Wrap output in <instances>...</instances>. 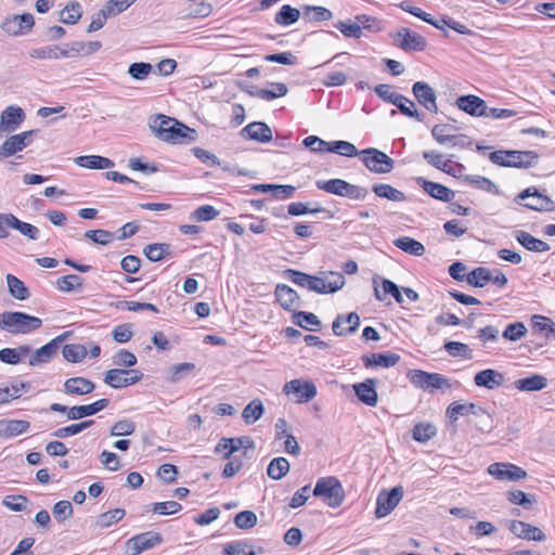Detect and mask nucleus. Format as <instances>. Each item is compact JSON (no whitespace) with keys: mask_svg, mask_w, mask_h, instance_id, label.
<instances>
[{"mask_svg":"<svg viewBox=\"0 0 555 555\" xmlns=\"http://www.w3.org/2000/svg\"><path fill=\"white\" fill-rule=\"evenodd\" d=\"M284 275L294 284L300 287H306L309 291L315 292L318 294L336 293L337 291L341 289L346 283L344 274L334 271L322 273V275L319 276L310 275L294 269H286L284 271Z\"/></svg>","mask_w":555,"mask_h":555,"instance_id":"f257e3e1","label":"nucleus"},{"mask_svg":"<svg viewBox=\"0 0 555 555\" xmlns=\"http://www.w3.org/2000/svg\"><path fill=\"white\" fill-rule=\"evenodd\" d=\"M41 325V319L25 312L5 311L0 315V328L11 334H28Z\"/></svg>","mask_w":555,"mask_h":555,"instance_id":"f03ea898","label":"nucleus"},{"mask_svg":"<svg viewBox=\"0 0 555 555\" xmlns=\"http://www.w3.org/2000/svg\"><path fill=\"white\" fill-rule=\"evenodd\" d=\"M312 494L322 498L330 507H339L345 500V491L336 477H322L318 479Z\"/></svg>","mask_w":555,"mask_h":555,"instance_id":"7ed1b4c3","label":"nucleus"},{"mask_svg":"<svg viewBox=\"0 0 555 555\" xmlns=\"http://www.w3.org/2000/svg\"><path fill=\"white\" fill-rule=\"evenodd\" d=\"M409 380L417 388L434 391L443 387H450L448 378L439 373H428L422 370H411L408 372Z\"/></svg>","mask_w":555,"mask_h":555,"instance_id":"20e7f679","label":"nucleus"},{"mask_svg":"<svg viewBox=\"0 0 555 555\" xmlns=\"http://www.w3.org/2000/svg\"><path fill=\"white\" fill-rule=\"evenodd\" d=\"M283 392L296 403H307L317 396V386L311 380L293 379L284 385Z\"/></svg>","mask_w":555,"mask_h":555,"instance_id":"39448f33","label":"nucleus"},{"mask_svg":"<svg viewBox=\"0 0 555 555\" xmlns=\"http://www.w3.org/2000/svg\"><path fill=\"white\" fill-rule=\"evenodd\" d=\"M361 155H363V157H362L363 164L372 172L388 173L395 167L393 159L377 149H374V147L365 149V150L361 151Z\"/></svg>","mask_w":555,"mask_h":555,"instance_id":"423d86ee","label":"nucleus"},{"mask_svg":"<svg viewBox=\"0 0 555 555\" xmlns=\"http://www.w3.org/2000/svg\"><path fill=\"white\" fill-rule=\"evenodd\" d=\"M143 373L139 370L111 369L104 374V383L112 388H124L139 383Z\"/></svg>","mask_w":555,"mask_h":555,"instance_id":"0eeeda50","label":"nucleus"},{"mask_svg":"<svg viewBox=\"0 0 555 555\" xmlns=\"http://www.w3.org/2000/svg\"><path fill=\"white\" fill-rule=\"evenodd\" d=\"M403 493L401 486L393 487L390 491L383 490L377 496L376 517L383 518L390 514L402 500Z\"/></svg>","mask_w":555,"mask_h":555,"instance_id":"6e6552de","label":"nucleus"},{"mask_svg":"<svg viewBox=\"0 0 555 555\" xmlns=\"http://www.w3.org/2000/svg\"><path fill=\"white\" fill-rule=\"evenodd\" d=\"M34 25V16L30 13H23L8 16L1 24V28L10 36H23L29 33Z\"/></svg>","mask_w":555,"mask_h":555,"instance_id":"1a4fd4ad","label":"nucleus"},{"mask_svg":"<svg viewBox=\"0 0 555 555\" xmlns=\"http://www.w3.org/2000/svg\"><path fill=\"white\" fill-rule=\"evenodd\" d=\"M395 38H398L397 44L404 52L424 51L427 47L425 37L406 27H401Z\"/></svg>","mask_w":555,"mask_h":555,"instance_id":"9d476101","label":"nucleus"},{"mask_svg":"<svg viewBox=\"0 0 555 555\" xmlns=\"http://www.w3.org/2000/svg\"><path fill=\"white\" fill-rule=\"evenodd\" d=\"M26 118L22 107L10 105L0 115V135L16 131Z\"/></svg>","mask_w":555,"mask_h":555,"instance_id":"9b49d317","label":"nucleus"},{"mask_svg":"<svg viewBox=\"0 0 555 555\" xmlns=\"http://www.w3.org/2000/svg\"><path fill=\"white\" fill-rule=\"evenodd\" d=\"M488 473L501 481H517L527 477V472L512 463H493Z\"/></svg>","mask_w":555,"mask_h":555,"instance_id":"f8f14e48","label":"nucleus"},{"mask_svg":"<svg viewBox=\"0 0 555 555\" xmlns=\"http://www.w3.org/2000/svg\"><path fill=\"white\" fill-rule=\"evenodd\" d=\"M163 542L158 532L146 531L137 534L127 541L130 555H139L144 551L151 550Z\"/></svg>","mask_w":555,"mask_h":555,"instance_id":"ddd939ff","label":"nucleus"},{"mask_svg":"<svg viewBox=\"0 0 555 555\" xmlns=\"http://www.w3.org/2000/svg\"><path fill=\"white\" fill-rule=\"evenodd\" d=\"M519 199H527L524 206L538 211H552L555 208V203L546 195L541 194L535 188H528L518 194Z\"/></svg>","mask_w":555,"mask_h":555,"instance_id":"4468645a","label":"nucleus"},{"mask_svg":"<svg viewBox=\"0 0 555 555\" xmlns=\"http://www.w3.org/2000/svg\"><path fill=\"white\" fill-rule=\"evenodd\" d=\"M66 336L67 334L57 336L39 349L35 350L29 357L28 364L30 366H39L41 364L49 363L56 356L60 345Z\"/></svg>","mask_w":555,"mask_h":555,"instance_id":"2eb2a0df","label":"nucleus"},{"mask_svg":"<svg viewBox=\"0 0 555 555\" xmlns=\"http://www.w3.org/2000/svg\"><path fill=\"white\" fill-rule=\"evenodd\" d=\"M412 93L417 102L428 112L437 114V95L435 90L425 81H416L412 86Z\"/></svg>","mask_w":555,"mask_h":555,"instance_id":"dca6fc26","label":"nucleus"},{"mask_svg":"<svg viewBox=\"0 0 555 555\" xmlns=\"http://www.w3.org/2000/svg\"><path fill=\"white\" fill-rule=\"evenodd\" d=\"M509 531L519 539L528 541H544L546 539L542 530L530 524L520 520L505 521Z\"/></svg>","mask_w":555,"mask_h":555,"instance_id":"f3484780","label":"nucleus"},{"mask_svg":"<svg viewBox=\"0 0 555 555\" xmlns=\"http://www.w3.org/2000/svg\"><path fill=\"white\" fill-rule=\"evenodd\" d=\"M178 126H181L180 121L163 114H159L150 122V128L155 135L166 142L170 141Z\"/></svg>","mask_w":555,"mask_h":555,"instance_id":"a211bd4d","label":"nucleus"},{"mask_svg":"<svg viewBox=\"0 0 555 555\" xmlns=\"http://www.w3.org/2000/svg\"><path fill=\"white\" fill-rule=\"evenodd\" d=\"M456 106L465 112L466 114L474 116V117H485L486 116V108L487 103L481 98L474 95V94H467V95H461L456 99Z\"/></svg>","mask_w":555,"mask_h":555,"instance_id":"6ab92c4d","label":"nucleus"},{"mask_svg":"<svg viewBox=\"0 0 555 555\" xmlns=\"http://www.w3.org/2000/svg\"><path fill=\"white\" fill-rule=\"evenodd\" d=\"M240 134L247 140H254L260 143H268L272 140L271 128L262 121H253L245 126Z\"/></svg>","mask_w":555,"mask_h":555,"instance_id":"aec40b11","label":"nucleus"},{"mask_svg":"<svg viewBox=\"0 0 555 555\" xmlns=\"http://www.w3.org/2000/svg\"><path fill=\"white\" fill-rule=\"evenodd\" d=\"M416 182L429 196L441 202L451 203L455 196L452 190L438 182L426 180L423 177L416 178Z\"/></svg>","mask_w":555,"mask_h":555,"instance_id":"412c9836","label":"nucleus"},{"mask_svg":"<svg viewBox=\"0 0 555 555\" xmlns=\"http://www.w3.org/2000/svg\"><path fill=\"white\" fill-rule=\"evenodd\" d=\"M274 295L281 307L287 311H294L300 307L299 295L295 289L285 284H278Z\"/></svg>","mask_w":555,"mask_h":555,"instance_id":"4be33fe9","label":"nucleus"},{"mask_svg":"<svg viewBox=\"0 0 555 555\" xmlns=\"http://www.w3.org/2000/svg\"><path fill=\"white\" fill-rule=\"evenodd\" d=\"M360 326V317L357 312H350L346 317L337 315L332 328L335 335L346 336L354 333Z\"/></svg>","mask_w":555,"mask_h":555,"instance_id":"5701e85b","label":"nucleus"},{"mask_svg":"<svg viewBox=\"0 0 555 555\" xmlns=\"http://www.w3.org/2000/svg\"><path fill=\"white\" fill-rule=\"evenodd\" d=\"M375 384V379L367 378L362 383L353 385V390L359 400L369 406H375L378 401Z\"/></svg>","mask_w":555,"mask_h":555,"instance_id":"b1692460","label":"nucleus"},{"mask_svg":"<svg viewBox=\"0 0 555 555\" xmlns=\"http://www.w3.org/2000/svg\"><path fill=\"white\" fill-rule=\"evenodd\" d=\"M447 416L452 421H457L459 416L473 414L481 416L487 414L486 411L478 404L475 403H461L459 401L452 402L447 409Z\"/></svg>","mask_w":555,"mask_h":555,"instance_id":"393cba45","label":"nucleus"},{"mask_svg":"<svg viewBox=\"0 0 555 555\" xmlns=\"http://www.w3.org/2000/svg\"><path fill=\"white\" fill-rule=\"evenodd\" d=\"M108 403V399H100L91 404L72 406L68 411V420H81L83 417L94 415L104 410Z\"/></svg>","mask_w":555,"mask_h":555,"instance_id":"a878e982","label":"nucleus"},{"mask_svg":"<svg viewBox=\"0 0 555 555\" xmlns=\"http://www.w3.org/2000/svg\"><path fill=\"white\" fill-rule=\"evenodd\" d=\"M474 382L478 387L494 389L503 385L504 376L495 370L487 369L478 372L474 377Z\"/></svg>","mask_w":555,"mask_h":555,"instance_id":"bb28decb","label":"nucleus"},{"mask_svg":"<svg viewBox=\"0 0 555 555\" xmlns=\"http://www.w3.org/2000/svg\"><path fill=\"white\" fill-rule=\"evenodd\" d=\"M400 361V356L392 352L372 353L362 356V362L365 367L382 366L391 367Z\"/></svg>","mask_w":555,"mask_h":555,"instance_id":"cd10ccee","label":"nucleus"},{"mask_svg":"<svg viewBox=\"0 0 555 555\" xmlns=\"http://www.w3.org/2000/svg\"><path fill=\"white\" fill-rule=\"evenodd\" d=\"M95 385L86 377H70L64 383V391L68 395L82 396L94 390Z\"/></svg>","mask_w":555,"mask_h":555,"instance_id":"c85d7f7f","label":"nucleus"},{"mask_svg":"<svg viewBox=\"0 0 555 555\" xmlns=\"http://www.w3.org/2000/svg\"><path fill=\"white\" fill-rule=\"evenodd\" d=\"M509 167L528 168L537 164L539 155L534 151H507Z\"/></svg>","mask_w":555,"mask_h":555,"instance_id":"c756f323","label":"nucleus"},{"mask_svg":"<svg viewBox=\"0 0 555 555\" xmlns=\"http://www.w3.org/2000/svg\"><path fill=\"white\" fill-rule=\"evenodd\" d=\"M515 238L521 246L530 251L542 253L550 250V245L546 242L535 238L526 231H516Z\"/></svg>","mask_w":555,"mask_h":555,"instance_id":"7c9ffc66","label":"nucleus"},{"mask_svg":"<svg viewBox=\"0 0 555 555\" xmlns=\"http://www.w3.org/2000/svg\"><path fill=\"white\" fill-rule=\"evenodd\" d=\"M30 423L23 420H2L0 421V436L10 438L18 436L28 430Z\"/></svg>","mask_w":555,"mask_h":555,"instance_id":"2f4dec72","label":"nucleus"},{"mask_svg":"<svg viewBox=\"0 0 555 555\" xmlns=\"http://www.w3.org/2000/svg\"><path fill=\"white\" fill-rule=\"evenodd\" d=\"M515 388L520 391H539L547 386V378L534 374L525 378H519L515 383Z\"/></svg>","mask_w":555,"mask_h":555,"instance_id":"473e14b6","label":"nucleus"},{"mask_svg":"<svg viewBox=\"0 0 555 555\" xmlns=\"http://www.w3.org/2000/svg\"><path fill=\"white\" fill-rule=\"evenodd\" d=\"M75 163L88 169H107L114 167L113 160L99 155L79 156L75 158Z\"/></svg>","mask_w":555,"mask_h":555,"instance_id":"72a5a7b5","label":"nucleus"},{"mask_svg":"<svg viewBox=\"0 0 555 555\" xmlns=\"http://www.w3.org/2000/svg\"><path fill=\"white\" fill-rule=\"evenodd\" d=\"M31 352L27 345H22L16 348H3L0 350V361L7 364L15 365L21 362L22 358Z\"/></svg>","mask_w":555,"mask_h":555,"instance_id":"f704fd0d","label":"nucleus"},{"mask_svg":"<svg viewBox=\"0 0 555 555\" xmlns=\"http://www.w3.org/2000/svg\"><path fill=\"white\" fill-rule=\"evenodd\" d=\"M372 191L376 196L387 198L392 202H403L406 199L405 194L387 183L374 184Z\"/></svg>","mask_w":555,"mask_h":555,"instance_id":"c9c22d12","label":"nucleus"},{"mask_svg":"<svg viewBox=\"0 0 555 555\" xmlns=\"http://www.w3.org/2000/svg\"><path fill=\"white\" fill-rule=\"evenodd\" d=\"M393 245L413 256H423L425 254V246L421 242L409 236H401L395 240Z\"/></svg>","mask_w":555,"mask_h":555,"instance_id":"e433bc0d","label":"nucleus"},{"mask_svg":"<svg viewBox=\"0 0 555 555\" xmlns=\"http://www.w3.org/2000/svg\"><path fill=\"white\" fill-rule=\"evenodd\" d=\"M143 254L152 262L160 261L171 254V246L165 243L149 244L144 247Z\"/></svg>","mask_w":555,"mask_h":555,"instance_id":"4c0bfd02","label":"nucleus"},{"mask_svg":"<svg viewBox=\"0 0 555 555\" xmlns=\"http://www.w3.org/2000/svg\"><path fill=\"white\" fill-rule=\"evenodd\" d=\"M9 293L17 300H26L30 297V293L25 283L13 274L7 275Z\"/></svg>","mask_w":555,"mask_h":555,"instance_id":"58836bf2","label":"nucleus"},{"mask_svg":"<svg viewBox=\"0 0 555 555\" xmlns=\"http://www.w3.org/2000/svg\"><path fill=\"white\" fill-rule=\"evenodd\" d=\"M347 183L348 182L343 179L318 180L315 186L328 194L344 197Z\"/></svg>","mask_w":555,"mask_h":555,"instance_id":"ea45409f","label":"nucleus"},{"mask_svg":"<svg viewBox=\"0 0 555 555\" xmlns=\"http://www.w3.org/2000/svg\"><path fill=\"white\" fill-rule=\"evenodd\" d=\"M245 438H222L215 448L216 453H224L225 459H230L234 452L244 447Z\"/></svg>","mask_w":555,"mask_h":555,"instance_id":"a19ab883","label":"nucleus"},{"mask_svg":"<svg viewBox=\"0 0 555 555\" xmlns=\"http://www.w3.org/2000/svg\"><path fill=\"white\" fill-rule=\"evenodd\" d=\"M492 279V271L485 267H478L466 275V282L474 287H483Z\"/></svg>","mask_w":555,"mask_h":555,"instance_id":"79ce46f5","label":"nucleus"},{"mask_svg":"<svg viewBox=\"0 0 555 555\" xmlns=\"http://www.w3.org/2000/svg\"><path fill=\"white\" fill-rule=\"evenodd\" d=\"M402 115L423 121V115L416 109L413 101L406 96L399 94L396 102L392 103Z\"/></svg>","mask_w":555,"mask_h":555,"instance_id":"37998d69","label":"nucleus"},{"mask_svg":"<svg viewBox=\"0 0 555 555\" xmlns=\"http://www.w3.org/2000/svg\"><path fill=\"white\" fill-rule=\"evenodd\" d=\"M289 462L285 457L273 459L267 468L268 476L273 480H280L289 472Z\"/></svg>","mask_w":555,"mask_h":555,"instance_id":"c03bdc74","label":"nucleus"},{"mask_svg":"<svg viewBox=\"0 0 555 555\" xmlns=\"http://www.w3.org/2000/svg\"><path fill=\"white\" fill-rule=\"evenodd\" d=\"M382 286H383V295L382 293L379 292V289L377 288V286L374 287V295L376 297L377 300H385V296L387 294L391 295L395 300L398 302V304H403V297H402V294L400 292V288L399 286L393 283L392 281L388 280V279H384L383 282H382Z\"/></svg>","mask_w":555,"mask_h":555,"instance_id":"a18cd8bd","label":"nucleus"},{"mask_svg":"<svg viewBox=\"0 0 555 555\" xmlns=\"http://www.w3.org/2000/svg\"><path fill=\"white\" fill-rule=\"evenodd\" d=\"M197 140V132L195 129L190 128L181 122V126H178L170 139V143L173 144H188L191 142H195Z\"/></svg>","mask_w":555,"mask_h":555,"instance_id":"49530a36","label":"nucleus"},{"mask_svg":"<svg viewBox=\"0 0 555 555\" xmlns=\"http://www.w3.org/2000/svg\"><path fill=\"white\" fill-rule=\"evenodd\" d=\"M299 10L291 7L289 4H284L275 14L274 21L279 25L288 26L295 24L299 20Z\"/></svg>","mask_w":555,"mask_h":555,"instance_id":"de8ad7c7","label":"nucleus"},{"mask_svg":"<svg viewBox=\"0 0 555 555\" xmlns=\"http://www.w3.org/2000/svg\"><path fill=\"white\" fill-rule=\"evenodd\" d=\"M82 15L80 3L76 1L69 2L62 11L60 20L64 24L75 25Z\"/></svg>","mask_w":555,"mask_h":555,"instance_id":"09e8293b","label":"nucleus"},{"mask_svg":"<svg viewBox=\"0 0 555 555\" xmlns=\"http://www.w3.org/2000/svg\"><path fill=\"white\" fill-rule=\"evenodd\" d=\"M264 408L259 399L249 402L242 412V417L246 424H253L258 421L263 414Z\"/></svg>","mask_w":555,"mask_h":555,"instance_id":"8fccbe9b","label":"nucleus"},{"mask_svg":"<svg viewBox=\"0 0 555 555\" xmlns=\"http://www.w3.org/2000/svg\"><path fill=\"white\" fill-rule=\"evenodd\" d=\"M63 357L72 363L81 362L87 356V348L81 344H69L63 347Z\"/></svg>","mask_w":555,"mask_h":555,"instance_id":"3c124183","label":"nucleus"},{"mask_svg":"<svg viewBox=\"0 0 555 555\" xmlns=\"http://www.w3.org/2000/svg\"><path fill=\"white\" fill-rule=\"evenodd\" d=\"M25 147L23 145V141L21 138H17L16 134L9 137L1 145H0V159L8 158L14 155L17 152L23 151Z\"/></svg>","mask_w":555,"mask_h":555,"instance_id":"603ef678","label":"nucleus"},{"mask_svg":"<svg viewBox=\"0 0 555 555\" xmlns=\"http://www.w3.org/2000/svg\"><path fill=\"white\" fill-rule=\"evenodd\" d=\"M463 180L477 189L492 194H499V189L490 179L481 176H464Z\"/></svg>","mask_w":555,"mask_h":555,"instance_id":"864d4df0","label":"nucleus"},{"mask_svg":"<svg viewBox=\"0 0 555 555\" xmlns=\"http://www.w3.org/2000/svg\"><path fill=\"white\" fill-rule=\"evenodd\" d=\"M293 322L296 325H298L305 330H309V331L315 330L313 327H310L309 325H311V326H320L321 325L320 320L318 319V317L314 313L306 312V311L295 312L293 315Z\"/></svg>","mask_w":555,"mask_h":555,"instance_id":"5fc2aeb1","label":"nucleus"},{"mask_svg":"<svg viewBox=\"0 0 555 555\" xmlns=\"http://www.w3.org/2000/svg\"><path fill=\"white\" fill-rule=\"evenodd\" d=\"M93 423H94V421L89 420V421H83L81 423L72 424L66 427H61V428L56 429L55 431H53L52 436L55 438H59V439H63L68 436H74V435H77V434L81 433L82 430L89 428L91 425H93Z\"/></svg>","mask_w":555,"mask_h":555,"instance_id":"6e6d98bb","label":"nucleus"},{"mask_svg":"<svg viewBox=\"0 0 555 555\" xmlns=\"http://www.w3.org/2000/svg\"><path fill=\"white\" fill-rule=\"evenodd\" d=\"M181 504L176 501L157 502L145 506L146 511H152L153 513H157L159 515L176 514L181 511Z\"/></svg>","mask_w":555,"mask_h":555,"instance_id":"4d7b16f0","label":"nucleus"},{"mask_svg":"<svg viewBox=\"0 0 555 555\" xmlns=\"http://www.w3.org/2000/svg\"><path fill=\"white\" fill-rule=\"evenodd\" d=\"M444 350L449 353V356L456 358L461 357L464 359H472L473 351L468 347V345L460 341H447L443 346Z\"/></svg>","mask_w":555,"mask_h":555,"instance_id":"13d9d810","label":"nucleus"},{"mask_svg":"<svg viewBox=\"0 0 555 555\" xmlns=\"http://www.w3.org/2000/svg\"><path fill=\"white\" fill-rule=\"evenodd\" d=\"M328 152L336 153L347 157L361 155V152H359L352 143L343 140L331 142Z\"/></svg>","mask_w":555,"mask_h":555,"instance_id":"bf43d9fd","label":"nucleus"},{"mask_svg":"<svg viewBox=\"0 0 555 555\" xmlns=\"http://www.w3.org/2000/svg\"><path fill=\"white\" fill-rule=\"evenodd\" d=\"M57 288L62 292H74L78 291L82 286V278L77 274H68L61 276L56 281Z\"/></svg>","mask_w":555,"mask_h":555,"instance_id":"052dcab7","label":"nucleus"},{"mask_svg":"<svg viewBox=\"0 0 555 555\" xmlns=\"http://www.w3.org/2000/svg\"><path fill=\"white\" fill-rule=\"evenodd\" d=\"M436 434L437 429L433 424L420 423L414 426L412 437L418 442H426L436 436Z\"/></svg>","mask_w":555,"mask_h":555,"instance_id":"680f3d73","label":"nucleus"},{"mask_svg":"<svg viewBox=\"0 0 555 555\" xmlns=\"http://www.w3.org/2000/svg\"><path fill=\"white\" fill-rule=\"evenodd\" d=\"M507 499L515 505H520L525 508H530L535 503V496L533 494H527L521 490H512L506 493Z\"/></svg>","mask_w":555,"mask_h":555,"instance_id":"e2e57ef3","label":"nucleus"},{"mask_svg":"<svg viewBox=\"0 0 555 555\" xmlns=\"http://www.w3.org/2000/svg\"><path fill=\"white\" fill-rule=\"evenodd\" d=\"M195 370V364L190 362L175 364L170 367V383H179Z\"/></svg>","mask_w":555,"mask_h":555,"instance_id":"0e129e2a","label":"nucleus"},{"mask_svg":"<svg viewBox=\"0 0 555 555\" xmlns=\"http://www.w3.org/2000/svg\"><path fill=\"white\" fill-rule=\"evenodd\" d=\"M62 49L63 48H61L59 46L41 47V48L33 49L29 52V55H30V57L39 59V60H46V59L56 60V59L63 57L61 55Z\"/></svg>","mask_w":555,"mask_h":555,"instance_id":"69168bd1","label":"nucleus"},{"mask_svg":"<svg viewBox=\"0 0 555 555\" xmlns=\"http://www.w3.org/2000/svg\"><path fill=\"white\" fill-rule=\"evenodd\" d=\"M223 555H256V552L246 541H236L224 546Z\"/></svg>","mask_w":555,"mask_h":555,"instance_id":"338daca9","label":"nucleus"},{"mask_svg":"<svg viewBox=\"0 0 555 555\" xmlns=\"http://www.w3.org/2000/svg\"><path fill=\"white\" fill-rule=\"evenodd\" d=\"M527 327L522 322H514L508 324L502 333V336L511 341H517L525 337Z\"/></svg>","mask_w":555,"mask_h":555,"instance_id":"774afa93","label":"nucleus"}]
</instances>
